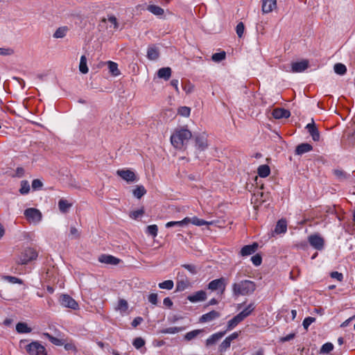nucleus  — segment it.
Returning <instances> with one entry per match:
<instances>
[{
	"label": "nucleus",
	"mask_w": 355,
	"mask_h": 355,
	"mask_svg": "<svg viewBox=\"0 0 355 355\" xmlns=\"http://www.w3.org/2000/svg\"><path fill=\"white\" fill-rule=\"evenodd\" d=\"M192 134L186 128H177L171 136V143L177 149H182L187 144Z\"/></svg>",
	"instance_id": "nucleus-1"
},
{
	"label": "nucleus",
	"mask_w": 355,
	"mask_h": 355,
	"mask_svg": "<svg viewBox=\"0 0 355 355\" xmlns=\"http://www.w3.org/2000/svg\"><path fill=\"white\" fill-rule=\"evenodd\" d=\"M256 289V284L254 282L245 279L232 284V293L234 296L250 295Z\"/></svg>",
	"instance_id": "nucleus-2"
},
{
	"label": "nucleus",
	"mask_w": 355,
	"mask_h": 355,
	"mask_svg": "<svg viewBox=\"0 0 355 355\" xmlns=\"http://www.w3.org/2000/svg\"><path fill=\"white\" fill-rule=\"evenodd\" d=\"M38 253L34 248H26L19 256L16 262L20 265H25L37 259Z\"/></svg>",
	"instance_id": "nucleus-3"
},
{
	"label": "nucleus",
	"mask_w": 355,
	"mask_h": 355,
	"mask_svg": "<svg viewBox=\"0 0 355 355\" xmlns=\"http://www.w3.org/2000/svg\"><path fill=\"white\" fill-rule=\"evenodd\" d=\"M29 355H46L45 347L38 341H33L26 346Z\"/></svg>",
	"instance_id": "nucleus-4"
},
{
	"label": "nucleus",
	"mask_w": 355,
	"mask_h": 355,
	"mask_svg": "<svg viewBox=\"0 0 355 355\" xmlns=\"http://www.w3.org/2000/svg\"><path fill=\"white\" fill-rule=\"evenodd\" d=\"M24 216L30 223H39L42 220V213L35 208H28L24 211Z\"/></svg>",
	"instance_id": "nucleus-5"
},
{
	"label": "nucleus",
	"mask_w": 355,
	"mask_h": 355,
	"mask_svg": "<svg viewBox=\"0 0 355 355\" xmlns=\"http://www.w3.org/2000/svg\"><path fill=\"white\" fill-rule=\"evenodd\" d=\"M225 287H226V282L223 277L211 281L207 286V288L209 290H211L212 291L219 290V291H220L221 293H224V291L225 290Z\"/></svg>",
	"instance_id": "nucleus-6"
},
{
	"label": "nucleus",
	"mask_w": 355,
	"mask_h": 355,
	"mask_svg": "<svg viewBox=\"0 0 355 355\" xmlns=\"http://www.w3.org/2000/svg\"><path fill=\"white\" fill-rule=\"evenodd\" d=\"M310 245L318 250H322L324 248V241L319 234H311L308 237Z\"/></svg>",
	"instance_id": "nucleus-7"
},
{
	"label": "nucleus",
	"mask_w": 355,
	"mask_h": 355,
	"mask_svg": "<svg viewBox=\"0 0 355 355\" xmlns=\"http://www.w3.org/2000/svg\"><path fill=\"white\" fill-rule=\"evenodd\" d=\"M60 303L62 306L73 310L78 308V304L76 301L69 295H62L60 297Z\"/></svg>",
	"instance_id": "nucleus-8"
},
{
	"label": "nucleus",
	"mask_w": 355,
	"mask_h": 355,
	"mask_svg": "<svg viewBox=\"0 0 355 355\" xmlns=\"http://www.w3.org/2000/svg\"><path fill=\"white\" fill-rule=\"evenodd\" d=\"M116 174L127 182H134L137 181V176L135 173L130 169L117 170Z\"/></svg>",
	"instance_id": "nucleus-9"
},
{
	"label": "nucleus",
	"mask_w": 355,
	"mask_h": 355,
	"mask_svg": "<svg viewBox=\"0 0 355 355\" xmlns=\"http://www.w3.org/2000/svg\"><path fill=\"white\" fill-rule=\"evenodd\" d=\"M194 139L195 146L198 150L203 151L208 147L207 137L205 133L196 135Z\"/></svg>",
	"instance_id": "nucleus-10"
},
{
	"label": "nucleus",
	"mask_w": 355,
	"mask_h": 355,
	"mask_svg": "<svg viewBox=\"0 0 355 355\" xmlns=\"http://www.w3.org/2000/svg\"><path fill=\"white\" fill-rule=\"evenodd\" d=\"M191 286L189 279L183 275L178 273V278L176 283V291H183Z\"/></svg>",
	"instance_id": "nucleus-11"
},
{
	"label": "nucleus",
	"mask_w": 355,
	"mask_h": 355,
	"mask_svg": "<svg viewBox=\"0 0 355 355\" xmlns=\"http://www.w3.org/2000/svg\"><path fill=\"white\" fill-rule=\"evenodd\" d=\"M306 129L307 130L308 132L311 136L314 141H318L320 140V132L313 119L311 120V123H309L306 125Z\"/></svg>",
	"instance_id": "nucleus-12"
},
{
	"label": "nucleus",
	"mask_w": 355,
	"mask_h": 355,
	"mask_svg": "<svg viewBox=\"0 0 355 355\" xmlns=\"http://www.w3.org/2000/svg\"><path fill=\"white\" fill-rule=\"evenodd\" d=\"M309 67V61L303 60L300 62H293L291 64V69L293 73H301L305 71Z\"/></svg>",
	"instance_id": "nucleus-13"
},
{
	"label": "nucleus",
	"mask_w": 355,
	"mask_h": 355,
	"mask_svg": "<svg viewBox=\"0 0 355 355\" xmlns=\"http://www.w3.org/2000/svg\"><path fill=\"white\" fill-rule=\"evenodd\" d=\"M207 299V293L204 291H198L193 294L189 295L187 297V300L192 302L196 303L199 302L205 301Z\"/></svg>",
	"instance_id": "nucleus-14"
},
{
	"label": "nucleus",
	"mask_w": 355,
	"mask_h": 355,
	"mask_svg": "<svg viewBox=\"0 0 355 355\" xmlns=\"http://www.w3.org/2000/svg\"><path fill=\"white\" fill-rule=\"evenodd\" d=\"M98 261L101 263L110 264V265H117L120 262V259L113 257L112 255L108 254H102L98 257Z\"/></svg>",
	"instance_id": "nucleus-15"
},
{
	"label": "nucleus",
	"mask_w": 355,
	"mask_h": 355,
	"mask_svg": "<svg viewBox=\"0 0 355 355\" xmlns=\"http://www.w3.org/2000/svg\"><path fill=\"white\" fill-rule=\"evenodd\" d=\"M272 114L277 119H288L291 116V112L284 108H275L273 110Z\"/></svg>",
	"instance_id": "nucleus-16"
},
{
	"label": "nucleus",
	"mask_w": 355,
	"mask_h": 355,
	"mask_svg": "<svg viewBox=\"0 0 355 355\" xmlns=\"http://www.w3.org/2000/svg\"><path fill=\"white\" fill-rule=\"evenodd\" d=\"M258 246L257 243H253L251 245H245L241 248L240 254L243 257L252 254L257 251Z\"/></svg>",
	"instance_id": "nucleus-17"
},
{
	"label": "nucleus",
	"mask_w": 355,
	"mask_h": 355,
	"mask_svg": "<svg viewBox=\"0 0 355 355\" xmlns=\"http://www.w3.org/2000/svg\"><path fill=\"white\" fill-rule=\"evenodd\" d=\"M220 316V314L219 312L213 310L207 313L201 315L199 320L200 322H209L219 318Z\"/></svg>",
	"instance_id": "nucleus-18"
},
{
	"label": "nucleus",
	"mask_w": 355,
	"mask_h": 355,
	"mask_svg": "<svg viewBox=\"0 0 355 355\" xmlns=\"http://www.w3.org/2000/svg\"><path fill=\"white\" fill-rule=\"evenodd\" d=\"M277 6V0H262V12L269 13L273 10Z\"/></svg>",
	"instance_id": "nucleus-19"
},
{
	"label": "nucleus",
	"mask_w": 355,
	"mask_h": 355,
	"mask_svg": "<svg viewBox=\"0 0 355 355\" xmlns=\"http://www.w3.org/2000/svg\"><path fill=\"white\" fill-rule=\"evenodd\" d=\"M226 332L227 331H220L212 334L206 340V345L209 347L214 345L225 335Z\"/></svg>",
	"instance_id": "nucleus-20"
},
{
	"label": "nucleus",
	"mask_w": 355,
	"mask_h": 355,
	"mask_svg": "<svg viewBox=\"0 0 355 355\" xmlns=\"http://www.w3.org/2000/svg\"><path fill=\"white\" fill-rule=\"evenodd\" d=\"M313 149L311 144L308 143H302L299 144L295 148V154L301 155L304 153H308Z\"/></svg>",
	"instance_id": "nucleus-21"
},
{
	"label": "nucleus",
	"mask_w": 355,
	"mask_h": 355,
	"mask_svg": "<svg viewBox=\"0 0 355 355\" xmlns=\"http://www.w3.org/2000/svg\"><path fill=\"white\" fill-rule=\"evenodd\" d=\"M159 53L155 46H148L147 50V58L150 60H156L159 58Z\"/></svg>",
	"instance_id": "nucleus-22"
},
{
	"label": "nucleus",
	"mask_w": 355,
	"mask_h": 355,
	"mask_svg": "<svg viewBox=\"0 0 355 355\" xmlns=\"http://www.w3.org/2000/svg\"><path fill=\"white\" fill-rule=\"evenodd\" d=\"M171 76V69L170 67H162L157 71V76L167 80Z\"/></svg>",
	"instance_id": "nucleus-23"
},
{
	"label": "nucleus",
	"mask_w": 355,
	"mask_h": 355,
	"mask_svg": "<svg viewBox=\"0 0 355 355\" xmlns=\"http://www.w3.org/2000/svg\"><path fill=\"white\" fill-rule=\"evenodd\" d=\"M72 207V204L69 203L67 200L62 198L58 201L59 210L65 214L68 212L69 209Z\"/></svg>",
	"instance_id": "nucleus-24"
},
{
	"label": "nucleus",
	"mask_w": 355,
	"mask_h": 355,
	"mask_svg": "<svg viewBox=\"0 0 355 355\" xmlns=\"http://www.w3.org/2000/svg\"><path fill=\"white\" fill-rule=\"evenodd\" d=\"M16 331L19 334H28L31 332L32 329L26 323L20 322L16 324Z\"/></svg>",
	"instance_id": "nucleus-25"
},
{
	"label": "nucleus",
	"mask_w": 355,
	"mask_h": 355,
	"mask_svg": "<svg viewBox=\"0 0 355 355\" xmlns=\"http://www.w3.org/2000/svg\"><path fill=\"white\" fill-rule=\"evenodd\" d=\"M287 230V223L284 219L279 220L275 227V232L277 234L285 233Z\"/></svg>",
	"instance_id": "nucleus-26"
},
{
	"label": "nucleus",
	"mask_w": 355,
	"mask_h": 355,
	"mask_svg": "<svg viewBox=\"0 0 355 355\" xmlns=\"http://www.w3.org/2000/svg\"><path fill=\"white\" fill-rule=\"evenodd\" d=\"M107 21L110 23V27L112 28L113 30L116 31L119 28L118 20L114 15H109L107 19L103 18L102 19V21L105 23H106Z\"/></svg>",
	"instance_id": "nucleus-27"
},
{
	"label": "nucleus",
	"mask_w": 355,
	"mask_h": 355,
	"mask_svg": "<svg viewBox=\"0 0 355 355\" xmlns=\"http://www.w3.org/2000/svg\"><path fill=\"white\" fill-rule=\"evenodd\" d=\"M241 321H243V319H241V316L239 314H237L232 319L228 321L226 331L232 330L236 326H237L238 324L240 323Z\"/></svg>",
	"instance_id": "nucleus-28"
},
{
	"label": "nucleus",
	"mask_w": 355,
	"mask_h": 355,
	"mask_svg": "<svg viewBox=\"0 0 355 355\" xmlns=\"http://www.w3.org/2000/svg\"><path fill=\"white\" fill-rule=\"evenodd\" d=\"M257 173L261 178H266L270 173V167L266 164L261 165L258 167Z\"/></svg>",
	"instance_id": "nucleus-29"
},
{
	"label": "nucleus",
	"mask_w": 355,
	"mask_h": 355,
	"mask_svg": "<svg viewBox=\"0 0 355 355\" xmlns=\"http://www.w3.org/2000/svg\"><path fill=\"white\" fill-rule=\"evenodd\" d=\"M147 10L156 16H161L164 14V9L155 5H149Z\"/></svg>",
	"instance_id": "nucleus-30"
},
{
	"label": "nucleus",
	"mask_w": 355,
	"mask_h": 355,
	"mask_svg": "<svg viewBox=\"0 0 355 355\" xmlns=\"http://www.w3.org/2000/svg\"><path fill=\"white\" fill-rule=\"evenodd\" d=\"M135 197L139 199L146 193V190L143 185H137L132 191Z\"/></svg>",
	"instance_id": "nucleus-31"
},
{
	"label": "nucleus",
	"mask_w": 355,
	"mask_h": 355,
	"mask_svg": "<svg viewBox=\"0 0 355 355\" xmlns=\"http://www.w3.org/2000/svg\"><path fill=\"white\" fill-rule=\"evenodd\" d=\"M254 305L253 303L250 304L245 309L239 313L243 320L249 316L254 309Z\"/></svg>",
	"instance_id": "nucleus-32"
},
{
	"label": "nucleus",
	"mask_w": 355,
	"mask_h": 355,
	"mask_svg": "<svg viewBox=\"0 0 355 355\" xmlns=\"http://www.w3.org/2000/svg\"><path fill=\"white\" fill-rule=\"evenodd\" d=\"M189 220V218H185L182 220L180 221H170L166 224V227L169 228L172 227H183L184 225L188 223Z\"/></svg>",
	"instance_id": "nucleus-33"
},
{
	"label": "nucleus",
	"mask_w": 355,
	"mask_h": 355,
	"mask_svg": "<svg viewBox=\"0 0 355 355\" xmlns=\"http://www.w3.org/2000/svg\"><path fill=\"white\" fill-rule=\"evenodd\" d=\"M191 222L193 225H197V226H202V225H211L213 223L212 221H206L203 219L198 218V217H193L192 218L189 219V222Z\"/></svg>",
	"instance_id": "nucleus-34"
},
{
	"label": "nucleus",
	"mask_w": 355,
	"mask_h": 355,
	"mask_svg": "<svg viewBox=\"0 0 355 355\" xmlns=\"http://www.w3.org/2000/svg\"><path fill=\"white\" fill-rule=\"evenodd\" d=\"M108 69L110 72L114 76L120 74V71L118 69V64L112 61L107 62Z\"/></svg>",
	"instance_id": "nucleus-35"
},
{
	"label": "nucleus",
	"mask_w": 355,
	"mask_h": 355,
	"mask_svg": "<svg viewBox=\"0 0 355 355\" xmlns=\"http://www.w3.org/2000/svg\"><path fill=\"white\" fill-rule=\"evenodd\" d=\"M79 70L82 73H87L89 71L87 65V58L85 55H82L80 57V64H79Z\"/></svg>",
	"instance_id": "nucleus-36"
},
{
	"label": "nucleus",
	"mask_w": 355,
	"mask_h": 355,
	"mask_svg": "<svg viewBox=\"0 0 355 355\" xmlns=\"http://www.w3.org/2000/svg\"><path fill=\"white\" fill-rule=\"evenodd\" d=\"M68 28L67 26H62L58 28L53 34V37L55 38H63L68 31Z\"/></svg>",
	"instance_id": "nucleus-37"
},
{
	"label": "nucleus",
	"mask_w": 355,
	"mask_h": 355,
	"mask_svg": "<svg viewBox=\"0 0 355 355\" xmlns=\"http://www.w3.org/2000/svg\"><path fill=\"white\" fill-rule=\"evenodd\" d=\"M334 71L338 75H344L347 71V68L342 63H337L334 65Z\"/></svg>",
	"instance_id": "nucleus-38"
},
{
	"label": "nucleus",
	"mask_w": 355,
	"mask_h": 355,
	"mask_svg": "<svg viewBox=\"0 0 355 355\" xmlns=\"http://www.w3.org/2000/svg\"><path fill=\"white\" fill-rule=\"evenodd\" d=\"M226 57V53L225 51H221L219 53H214L211 56V59L214 62H220L222 60H225Z\"/></svg>",
	"instance_id": "nucleus-39"
},
{
	"label": "nucleus",
	"mask_w": 355,
	"mask_h": 355,
	"mask_svg": "<svg viewBox=\"0 0 355 355\" xmlns=\"http://www.w3.org/2000/svg\"><path fill=\"white\" fill-rule=\"evenodd\" d=\"M30 191V185L27 180H22L21 182V188L19 192L22 195L28 193Z\"/></svg>",
	"instance_id": "nucleus-40"
},
{
	"label": "nucleus",
	"mask_w": 355,
	"mask_h": 355,
	"mask_svg": "<svg viewBox=\"0 0 355 355\" xmlns=\"http://www.w3.org/2000/svg\"><path fill=\"white\" fill-rule=\"evenodd\" d=\"M158 286L162 289L171 290L173 288L174 283L172 280H165L159 283Z\"/></svg>",
	"instance_id": "nucleus-41"
},
{
	"label": "nucleus",
	"mask_w": 355,
	"mask_h": 355,
	"mask_svg": "<svg viewBox=\"0 0 355 355\" xmlns=\"http://www.w3.org/2000/svg\"><path fill=\"white\" fill-rule=\"evenodd\" d=\"M202 331V330L201 329L191 331L185 334L184 338L187 340H191L198 336Z\"/></svg>",
	"instance_id": "nucleus-42"
},
{
	"label": "nucleus",
	"mask_w": 355,
	"mask_h": 355,
	"mask_svg": "<svg viewBox=\"0 0 355 355\" xmlns=\"http://www.w3.org/2000/svg\"><path fill=\"white\" fill-rule=\"evenodd\" d=\"M44 336L45 337H46L53 344H54L57 346H60L63 344L62 340L61 339L53 337V336L50 335L49 333H44Z\"/></svg>",
	"instance_id": "nucleus-43"
},
{
	"label": "nucleus",
	"mask_w": 355,
	"mask_h": 355,
	"mask_svg": "<svg viewBox=\"0 0 355 355\" xmlns=\"http://www.w3.org/2000/svg\"><path fill=\"white\" fill-rule=\"evenodd\" d=\"M334 349V345L331 343H326L320 348L321 354H329Z\"/></svg>",
	"instance_id": "nucleus-44"
},
{
	"label": "nucleus",
	"mask_w": 355,
	"mask_h": 355,
	"mask_svg": "<svg viewBox=\"0 0 355 355\" xmlns=\"http://www.w3.org/2000/svg\"><path fill=\"white\" fill-rule=\"evenodd\" d=\"M182 329L181 327H168V328H166V329L161 330V333L174 334L181 331Z\"/></svg>",
	"instance_id": "nucleus-45"
},
{
	"label": "nucleus",
	"mask_w": 355,
	"mask_h": 355,
	"mask_svg": "<svg viewBox=\"0 0 355 355\" xmlns=\"http://www.w3.org/2000/svg\"><path fill=\"white\" fill-rule=\"evenodd\" d=\"M158 227L156 225H150L147 227L146 233L156 237L157 235Z\"/></svg>",
	"instance_id": "nucleus-46"
},
{
	"label": "nucleus",
	"mask_w": 355,
	"mask_h": 355,
	"mask_svg": "<svg viewBox=\"0 0 355 355\" xmlns=\"http://www.w3.org/2000/svg\"><path fill=\"white\" fill-rule=\"evenodd\" d=\"M190 112H191V109L187 106L180 107L178 110V113L180 115H181L182 116H186V117H187L190 115Z\"/></svg>",
	"instance_id": "nucleus-47"
},
{
	"label": "nucleus",
	"mask_w": 355,
	"mask_h": 355,
	"mask_svg": "<svg viewBox=\"0 0 355 355\" xmlns=\"http://www.w3.org/2000/svg\"><path fill=\"white\" fill-rule=\"evenodd\" d=\"M231 343L232 342L226 338L219 345V351L220 352H225L230 347Z\"/></svg>",
	"instance_id": "nucleus-48"
},
{
	"label": "nucleus",
	"mask_w": 355,
	"mask_h": 355,
	"mask_svg": "<svg viewBox=\"0 0 355 355\" xmlns=\"http://www.w3.org/2000/svg\"><path fill=\"white\" fill-rule=\"evenodd\" d=\"M3 279L7 280L8 282L11 284H22V280L16 277L6 275L3 276Z\"/></svg>",
	"instance_id": "nucleus-49"
},
{
	"label": "nucleus",
	"mask_w": 355,
	"mask_h": 355,
	"mask_svg": "<svg viewBox=\"0 0 355 355\" xmlns=\"http://www.w3.org/2000/svg\"><path fill=\"white\" fill-rule=\"evenodd\" d=\"M132 345L136 349H140L145 345V340L142 338L138 337L133 340Z\"/></svg>",
	"instance_id": "nucleus-50"
},
{
	"label": "nucleus",
	"mask_w": 355,
	"mask_h": 355,
	"mask_svg": "<svg viewBox=\"0 0 355 355\" xmlns=\"http://www.w3.org/2000/svg\"><path fill=\"white\" fill-rule=\"evenodd\" d=\"M144 214V210L143 208L132 211L130 213V217L133 219H137L139 217L141 216Z\"/></svg>",
	"instance_id": "nucleus-51"
},
{
	"label": "nucleus",
	"mask_w": 355,
	"mask_h": 355,
	"mask_svg": "<svg viewBox=\"0 0 355 355\" xmlns=\"http://www.w3.org/2000/svg\"><path fill=\"white\" fill-rule=\"evenodd\" d=\"M182 267L187 270L191 274L196 275L198 272L197 268L193 264H183Z\"/></svg>",
	"instance_id": "nucleus-52"
},
{
	"label": "nucleus",
	"mask_w": 355,
	"mask_h": 355,
	"mask_svg": "<svg viewBox=\"0 0 355 355\" xmlns=\"http://www.w3.org/2000/svg\"><path fill=\"white\" fill-rule=\"evenodd\" d=\"M245 26L243 22H239L236 27V32L239 37H241L244 33Z\"/></svg>",
	"instance_id": "nucleus-53"
},
{
	"label": "nucleus",
	"mask_w": 355,
	"mask_h": 355,
	"mask_svg": "<svg viewBox=\"0 0 355 355\" xmlns=\"http://www.w3.org/2000/svg\"><path fill=\"white\" fill-rule=\"evenodd\" d=\"M315 318L313 317H307L304 318L302 322V325L305 329H308L309 327L315 322Z\"/></svg>",
	"instance_id": "nucleus-54"
},
{
	"label": "nucleus",
	"mask_w": 355,
	"mask_h": 355,
	"mask_svg": "<svg viewBox=\"0 0 355 355\" xmlns=\"http://www.w3.org/2000/svg\"><path fill=\"white\" fill-rule=\"evenodd\" d=\"M251 261L254 266H259L261 264L262 258L260 254H257L251 257Z\"/></svg>",
	"instance_id": "nucleus-55"
},
{
	"label": "nucleus",
	"mask_w": 355,
	"mask_h": 355,
	"mask_svg": "<svg viewBox=\"0 0 355 355\" xmlns=\"http://www.w3.org/2000/svg\"><path fill=\"white\" fill-rule=\"evenodd\" d=\"M128 308V304L126 300L121 299L118 303V309L121 311H125Z\"/></svg>",
	"instance_id": "nucleus-56"
},
{
	"label": "nucleus",
	"mask_w": 355,
	"mask_h": 355,
	"mask_svg": "<svg viewBox=\"0 0 355 355\" xmlns=\"http://www.w3.org/2000/svg\"><path fill=\"white\" fill-rule=\"evenodd\" d=\"M42 182L38 179H35L32 182V188L34 190H39L42 187Z\"/></svg>",
	"instance_id": "nucleus-57"
},
{
	"label": "nucleus",
	"mask_w": 355,
	"mask_h": 355,
	"mask_svg": "<svg viewBox=\"0 0 355 355\" xmlns=\"http://www.w3.org/2000/svg\"><path fill=\"white\" fill-rule=\"evenodd\" d=\"M330 277L333 279H337L338 282H342L343 279V275L337 271L331 272Z\"/></svg>",
	"instance_id": "nucleus-58"
},
{
	"label": "nucleus",
	"mask_w": 355,
	"mask_h": 355,
	"mask_svg": "<svg viewBox=\"0 0 355 355\" xmlns=\"http://www.w3.org/2000/svg\"><path fill=\"white\" fill-rule=\"evenodd\" d=\"M148 301L153 305H157V293H151L148 295Z\"/></svg>",
	"instance_id": "nucleus-59"
},
{
	"label": "nucleus",
	"mask_w": 355,
	"mask_h": 355,
	"mask_svg": "<svg viewBox=\"0 0 355 355\" xmlns=\"http://www.w3.org/2000/svg\"><path fill=\"white\" fill-rule=\"evenodd\" d=\"M13 53V51L11 49L0 48V55H10Z\"/></svg>",
	"instance_id": "nucleus-60"
},
{
	"label": "nucleus",
	"mask_w": 355,
	"mask_h": 355,
	"mask_svg": "<svg viewBox=\"0 0 355 355\" xmlns=\"http://www.w3.org/2000/svg\"><path fill=\"white\" fill-rule=\"evenodd\" d=\"M25 171L22 167H17L15 171V176L21 178L24 175Z\"/></svg>",
	"instance_id": "nucleus-61"
},
{
	"label": "nucleus",
	"mask_w": 355,
	"mask_h": 355,
	"mask_svg": "<svg viewBox=\"0 0 355 355\" xmlns=\"http://www.w3.org/2000/svg\"><path fill=\"white\" fill-rule=\"evenodd\" d=\"M295 334H290L285 337H283L280 339L282 342H287L295 338Z\"/></svg>",
	"instance_id": "nucleus-62"
},
{
	"label": "nucleus",
	"mask_w": 355,
	"mask_h": 355,
	"mask_svg": "<svg viewBox=\"0 0 355 355\" xmlns=\"http://www.w3.org/2000/svg\"><path fill=\"white\" fill-rule=\"evenodd\" d=\"M142 320H143V319L141 317H137V318H135L133 320V321L132 322V326L134 327H136L137 326H138L139 324H141Z\"/></svg>",
	"instance_id": "nucleus-63"
},
{
	"label": "nucleus",
	"mask_w": 355,
	"mask_h": 355,
	"mask_svg": "<svg viewBox=\"0 0 355 355\" xmlns=\"http://www.w3.org/2000/svg\"><path fill=\"white\" fill-rule=\"evenodd\" d=\"M163 304L168 307H171L173 306V302L170 297H165L164 299Z\"/></svg>",
	"instance_id": "nucleus-64"
}]
</instances>
